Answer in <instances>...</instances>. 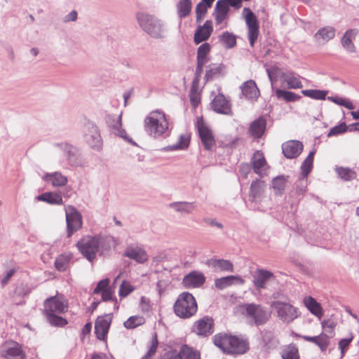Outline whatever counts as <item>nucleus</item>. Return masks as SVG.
I'll return each instance as SVG.
<instances>
[{
	"label": "nucleus",
	"mask_w": 359,
	"mask_h": 359,
	"mask_svg": "<svg viewBox=\"0 0 359 359\" xmlns=\"http://www.w3.org/2000/svg\"><path fill=\"white\" fill-rule=\"evenodd\" d=\"M67 226V236H72L74 232L82 226V217L81 214L73 207L69 206L65 210Z\"/></svg>",
	"instance_id": "nucleus-11"
},
{
	"label": "nucleus",
	"mask_w": 359,
	"mask_h": 359,
	"mask_svg": "<svg viewBox=\"0 0 359 359\" xmlns=\"http://www.w3.org/2000/svg\"><path fill=\"white\" fill-rule=\"evenodd\" d=\"M240 312L256 325L266 323L271 313L264 307L257 304H243L239 306Z\"/></svg>",
	"instance_id": "nucleus-4"
},
{
	"label": "nucleus",
	"mask_w": 359,
	"mask_h": 359,
	"mask_svg": "<svg viewBox=\"0 0 359 359\" xmlns=\"http://www.w3.org/2000/svg\"><path fill=\"white\" fill-rule=\"evenodd\" d=\"M72 256L70 253H65L59 255L55 261V268L60 271H65L72 259Z\"/></svg>",
	"instance_id": "nucleus-38"
},
{
	"label": "nucleus",
	"mask_w": 359,
	"mask_h": 359,
	"mask_svg": "<svg viewBox=\"0 0 359 359\" xmlns=\"http://www.w3.org/2000/svg\"><path fill=\"white\" fill-rule=\"evenodd\" d=\"M353 334L352 332L350 333L349 337L346 339H342L339 341V348L341 351V357H344L346 351H347V348L348 346L350 345L351 342L353 339Z\"/></svg>",
	"instance_id": "nucleus-56"
},
{
	"label": "nucleus",
	"mask_w": 359,
	"mask_h": 359,
	"mask_svg": "<svg viewBox=\"0 0 359 359\" xmlns=\"http://www.w3.org/2000/svg\"><path fill=\"white\" fill-rule=\"evenodd\" d=\"M124 255L140 263L144 262L148 259L146 252L138 248H128L124 253Z\"/></svg>",
	"instance_id": "nucleus-30"
},
{
	"label": "nucleus",
	"mask_w": 359,
	"mask_h": 359,
	"mask_svg": "<svg viewBox=\"0 0 359 359\" xmlns=\"http://www.w3.org/2000/svg\"><path fill=\"white\" fill-rule=\"evenodd\" d=\"M304 305L314 316L318 318H321L323 316V310L320 303H318L313 297L306 296L303 299Z\"/></svg>",
	"instance_id": "nucleus-24"
},
{
	"label": "nucleus",
	"mask_w": 359,
	"mask_h": 359,
	"mask_svg": "<svg viewBox=\"0 0 359 359\" xmlns=\"http://www.w3.org/2000/svg\"><path fill=\"white\" fill-rule=\"evenodd\" d=\"M229 7L224 2L218 1L216 4L215 23L219 25L222 24L227 18Z\"/></svg>",
	"instance_id": "nucleus-29"
},
{
	"label": "nucleus",
	"mask_w": 359,
	"mask_h": 359,
	"mask_svg": "<svg viewBox=\"0 0 359 359\" xmlns=\"http://www.w3.org/2000/svg\"><path fill=\"white\" fill-rule=\"evenodd\" d=\"M172 206L178 211H184L187 212H190L194 209V205L192 203H173L172 204Z\"/></svg>",
	"instance_id": "nucleus-60"
},
{
	"label": "nucleus",
	"mask_w": 359,
	"mask_h": 359,
	"mask_svg": "<svg viewBox=\"0 0 359 359\" xmlns=\"http://www.w3.org/2000/svg\"><path fill=\"white\" fill-rule=\"evenodd\" d=\"M146 130L152 135L160 136L168 128V123L163 112H151L145 118Z\"/></svg>",
	"instance_id": "nucleus-5"
},
{
	"label": "nucleus",
	"mask_w": 359,
	"mask_h": 359,
	"mask_svg": "<svg viewBox=\"0 0 359 359\" xmlns=\"http://www.w3.org/2000/svg\"><path fill=\"white\" fill-rule=\"evenodd\" d=\"M111 314L98 316L95 322V334L99 341L107 342V334L112 322Z\"/></svg>",
	"instance_id": "nucleus-10"
},
{
	"label": "nucleus",
	"mask_w": 359,
	"mask_h": 359,
	"mask_svg": "<svg viewBox=\"0 0 359 359\" xmlns=\"http://www.w3.org/2000/svg\"><path fill=\"white\" fill-rule=\"evenodd\" d=\"M241 91L247 99L255 101L260 95L259 88L253 80H248L241 86Z\"/></svg>",
	"instance_id": "nucleus-21"
},
{
	"label": "nucleus",
	"mask_w": 359,
	"mask_h": 359,
	"mask_svg": "<svg viewBox=\"0 0 359 359\" xmlns=\"http://www.w3.org/2000/svg\"><path fill=\"white\" fill-rule=\"evenodd\" d=\"M76 247L90 262L96 258L97 253L103 254L110 248L108 239L100 236H85L77 242Z\"/></svg>",
	"instance_id": "nucleus-1"
},
{
	"label": "nucleus",
	"mask_w": 359,
	"mask_h": 359,
	"mask_svg": "<svg viewBox=\"0 0 359 359\" xmlns=\"http://www.w3.org/2000/svg\"><path fill=\"white\" fill-rule=\"evenodd\" d=\"M196 126L204 147L208 150L210 149L215 142L211 130L205 125L203 117L197 118Z\"/></svg>",
	"instance_id": "nucleus-14"
},
{
	"label": "nucleus",
	"mask_w": 359,
	"mask_h": 359,
	"mask_svg": "<svg viewBox=\"0 0 359 359\" xmlns=\"http://www.w3.org/2000/svg\"><path fill=\"white\" fill-rule=\"evenodd\" d=\"M274 277L273 274L264 269H259L255 272L254 285L257 289L265 288L267 282Z\"/></svg>",
	"instance_id": "nucleus-25"
},
{
	"label": "nucleus",
	"mask_w": 359,
	"mask_h": 359,
	"mask_svg": "<svg viewBox=\"0 0 359 359\" xmlns=\"http://www.w3.org/2000/svg\"><path fill=\"white\" fill-rule=\"evenodd\" d=\"M213 32V27L211 20H206L203 25L197 27L194 36V41L196 44L207 41Z\"/></svg>",
	"instance_id": "nucleus-17"
},
{
	"label": "nucleus",
	"mask_w": 359,
	"mask_h": 359,
	"mask_svg": "<svg viewBox=\"0 0 359 359\" xmlns=\"http://www.w3.org/2000/svg\"><path fill=\"white\" fill-rule=\"evenodd\" d=\"M137 20L141 27L150 35L157 36L160 34L161 25L153 16L146 13H139Z\"/></svg>",
	"instance_id": "nucleus-12"
},
{
	"label": "nucleus",
	"mask_w": 359,
	"mask_h": 359,
	"mask_svg": "<svg viewBox=\"0 0 359 359\" xmlns=\"http://www.w3.org/2000/svg\"><path fill=\"white\" fill-rule=\"evenodd\" d=\"M145 323L146 320L144 316L135 315L129 317L123 323V326L128 330H133L144 325Z\"/></svg>",
	"instance_id": "nucleus-34"
},
{
	"label": "nucleus",
	"mask_w": 359,
	"mask_h": 359,
	"mask_svg": "<svg viewBox=\"0 0 359 359\" xmlns=\"http://www.w3.org/2000/svg\"><path fill=\"white\" fill-rule=\"evenodd\" d=\"M315 153V150L310 151L301 166L302 172L304 177H306L312 170Z\"/></svg>",
	"instance_id": "nucleus-43"
},
{
	"label": "nucleus",
	"mask_w": 359,
	"mask_h": 359,
	"mask_svg": "<svg viewBox=\"0 0 359 359\" xmlns=\"http://www.w3.org/2000/svg\"><path fill=\"white\" fill-rule=\"evenodd\" d=\"M1 355L5 359H27L22 345L14 341H7L1 346Z\"/></svg>",
	"instance_id": "nucleus-9"
},
{
	"label": "nucleus",
	"mask_w": 359,
	"mask_h": 359,
	"mask_svg": "<svg viewBox=\"0 0 359 359\" xmlns=\"http://www.w3.org/2000/svg\"><path fill=\"white\" fill-rule=\"evenodd\" d=\"M327 100L336 104L343 106L348 109H353L355 108L353 102L347 98L339 96H330L327 97Z\"/></svg>",
	"instance_id": "nucleus-47"
},
{
	"label": "nucleus",
	"mask_w": 359,
	"mask_h": 359,
	"mask_svg": "<svg viewBox=\"0 0 359 359\" xmlns=\"http://www.w3.org/2000/svg\"><path fill=\"white\" fill-rule=\"evenodd\" d=\"M43 307V313L61 314L67 311L68 302L62 295L57 294L46 299Z\"/></svg>",
	"instance_id": "nucleus-8"
},
{
	"label": "nucleus",
	"mask_w": 359,
	"mask_h": 359,
	"mask_svg": "<svg viewBox=\"0 0 359 359\" xmlns=\"http://www.w3.org/2000/svg\"><path fill=\"white\" fill-rule=\"evenodd\" d=\"M206 63H207L206 62L197 60V66H196V72H195L196 76H195L194 81L197 80L198 85L199 84V80H200L201 75L203 72V66Z\"/></svg>",
	"instance_id": "nucleus-62"
},
{
	"label": "nucleus",
	"mask_w": 359,
	"mask_h": 359,
	"mask_svg": "<svg viewBox=\"0 0 359 359\" xmlns=\"http://www.w3.org/2000/svg\"><path fill=\"white\" fill-rule=\"evenodd\" d=\"M191 135L189 133L182 134L179 137L177 142L172 145L173 149H187L190 143Z\"/></svg>",
	"instance_id": "nucleus-51"
},
{
	"label": "nucleus",
	"mask_w": 359,
	"mask_h": 359,
	"mask_svg": "<svg viewBox=\"0 0 359 359\" xmlns=\"http://www.w3.org/2000/svg\"><path fill=\"white\" fill-rule=\"evenodd\" d=\"M46 317L48 322L55 327H64L67 325L68 322L66 319L59 316L57 313H43Z\"/></svg>",
	"instance_id": "nucleus-42"
},
{
	"label": "nucleus",
	"mask_w": 359,
	"mask_h": 359,
	"mask_svg": "<svg viewBox=\"0 0 359 359\" xmlns=\"http://www.w3.org/2000/svg\"><path fill=\"white\" fill-rule=\"evenodd\" d=\"M37 200L52 205H62V198L60 194L54 192H46L37 196Z\"/></svg>",
	"instance_id": "nucleus-32"
},
{
	"label": "nucleus",
	"mask_w": 359,
	"mask_h": 359,
	"mask_svg": "<svg viewBox=\"0 0 359 359\" xmlns=\"http://www.w3.org/2000/svg\"><path fill=\"white\" fill-rule=\"evenodd\" d=\"M135 290V287L128 281L123 280L120 285L118 294L121 297H126Z\"/></svg>",
	"instance_id": "nucleus-54"
},
{
	"label": "nucleus",
	"mask_w": 359,
	"mask_h": 359,
	"mask_svg": "<svg viewBox=\"0 0 359 359\" xmlns=\"http://www.w3.org/2000/svg\"><path fill=\"white\" fill-rule=\"evenodd\" d=\"M335 172L338 177L344 181L354 180L357 176L355 170L346 167H336Z\"/></svg>",
	"instance_id": "nucleus-37"
},
{
	"label": "nucleus",
	"mask_w": 359,
	"mask_h": 359,
	"mask_svg": "<svg viewBox=\"0 0 359 359\" xmlns=\"http://www.w3.org/2000/svg\"><path fill=\"white\" fill-rule=\"evenodd\" d=\"M173 309L179 318L187 319L196 314L198 305L194 297L191 293L184 292L178 296Z\"/></svg>",
	"instance_id": "nucleus-3"
},
{
	"label": "nucleus",
	"mask_w": 359,
	"mask_h": 359,
	"mask_svg": "<svg viewBox=\"0 0 359 359\" xmlns=\"http://www.w3.org/2000/svg\"><path fill=\"white\" fill-rule=\"evenodd\" d=\"M346 130H347V126H346V123H341L339 125L332 128L330 130L327 136L331 137V136L339 135L342 133H344Z\"/></svg>",
	"instance_id": "nucleus-58"
},
{
	"label": "nucleus",
	"mask_w": 359,
	"mask_h": 359,
	"mask_svg": "<svg viewBox=\"0 0 359 359\" xmlns=\"http://www.w3.org/2000/svg\"><path fill=\"white\" fill-rule=\"evenodd\" d=\"M234 280L240 282L241 283H244V280L238 276H229L216 279L215 285L218 289L222 290L231 285Z\"/></svg>",
	"instance_id": "nucleus-36"
},
{
	"label": "nucleus",
	"mask_w": 359,
	"mask_h": 359,
	"mask_svg": "<svg viewBox=\"0 0 359 359\" xmlns=\"http://www.w3.org/2000/svg\"><path fill=\"white\" fill-rule=\"evenodd\" d=\"M85 138L87 143L91 147H100L102 144V137L97 126L93 123H88L85 133Z\"/></svg>",
	"instance_id": "nucleus-18"
},
{
	"label": "nucleus",
	"mask_w": 359,
	"mask_h": 359,
	"mask_svg": "<svg viewBox=\"0 0 359 359\" xmlns=\"http://www.w3.org/2000/svg\"><path fill=\"white\" fill-rule=\"evenodd\" d=\"M251 163L255 172L260 176L267 168L266 158L261 151H257L254 153Z\"/></svg>",
	"instance_id": "nucleus-20"
},
{
	"label": "nucleus",
	"mask_w": 359,
	"mask_h": 359,
	"mask_svg": "<svg viewBox=\"0 0 359 359\" xmlns=\"http://www.w3.org/2000/svg\"><path fill=\"white\" fill-rule=\"evenodd\" d=\"M210 49L211 47L208 43L201 44L197 50V60L208 62L209 61L208 55L210 52Z\"/></svg>",
	"instance_id": "nucleus-45"
},
{
	"label": "nucleus",
	"mask_w": 359,
	"mask_h": 359,
	"mask_svg": "<svg viewBox=\"0 0 359 359\" xmlns=\"http://www.w3.org/2000/svg\"><path fill=\"white\" fill-rule=\"evenodd\" d=\"M160 359H182L180 351L177 350H170L165 352Z\"/></svg>",
	"instance_id": "nucleus-61"
},
{
	"label": "nucleus",
	"mask_w": 359,
	"mask_h": 359,
	"mask_svg": "<svg viewBox=\"0 0 359 359\" xmlns=\"http://www.w3.org/2000/svg\"><path fill=\"white\" fill-rule=\"evenodd\" d=\"M177 13L180 18L187 17L191 10V2L190 0H181L177 6Z\"/></svg>",
	"instance_id": "nucleus-44"
},
{
	"label": "nucleus",
	"mask_w": 359,
	"mask_h": 359,
	"mask_svg": "<svg viewBox=\"0 0 359 359\" xmlns=\"http://www.w3.org/2000/svg\"><path fill=\"white\" fill-rule=\"evenodd\" d=\"M210 8V6H208L204 3L200 2L198 4L196 8V22L199 23L203 20L204 15L207 13L208 8Z\"/></svg>",
	"instance_id": "nucleus-55"
},
{
	"label": "nucleus",
	"mask_w": 359,
	"mask_h": 359,
	"mask_svg": "<svg viewBox=\"0 0 359 359\" xmlns=\"http://www.w3.org/2000/svg\"><path fill=\"white\" fill-rule=\"evenodd\" d=\"M140 309L144 313H149L152 310V304L150 299L144 296L140 298Z\"/></svg>",
	"instance_id": "nucleus-57"
},
{
	"label": "nucleus",
	"mask_w": 359,
	"mask_h": 359,
	"mask_svg": "<svg viewBox=\"0 0 359 359\" xmlns=\"http://www.w3.org/2000/svg\"><path fill=\"white\" fill-rule=\"evenodd\" d=\"M275 94L277 99L286 102H296L301 98V96L294 92L285 90L276 89Z\"/></svg>",
	"instance_id": "nucleus-35"
},
{
	"label": "nucleus",
	"mask_w": 359,
	"mask_h": 359,
	"mask_svg": "<svg viewBox=\"0 0 359 359\" xmlns=\"http://www.w3.org/2000/svg\"><path fill=\"white\" fill-rule=\"evenodd\" d=\"M281 78L283 82L287 84L288 88L299 89L303 87L299 78L295 76L293 74L283 73L281 75Z\"/></svg>",
	"instance_id": "nucleus-33"
},
{
	"label": "nucleus",
	"mask_w": 359,
	"mask_h": 359,
	"mask_svg": "<svg viewBox=\"0 0 359 359\" xmlns=\"http://www.w3.org/2000/svg\"><path fill=\"white\" fill-rule=\"evenodd\" d=\"M356 34L357 31L355 29H350L345 33L341 39L343 47L350 53H353L355 50L353 39H355Z\"/></svg>",
	"instance_id": "nucleus-31"
},
{
	"label": "nucleus",
	"mask_w": 359,
	"mask_h": 359,
	"mask_svg": "<svg viewBox=\"0 0 359 359\" xmlns=\"http://www.w3.org/2000/svg\"><path fill=\"white\" fill-rule=\"evenodd\" d=\"M220 41L228 48H233L236 43V36L227 32L220 36Z\"/></svg>",
	"instance_id": "nucleus-52"
},
{
	"label": "nucleus",
	"mask_w": 359,
	"mask_h": 359,
	"mask_svg": "<svg viewBox=\"0 0 359 359\" xmlns=\"http://www.w3.org/2000/svg\"><path fill=\"white\" fill-rule=\"evenodd\" d=\"M205 280L203 274L198 272H191L183 279V284L187 287H198L201 286Z\"/></svg>",
	"instance_id": "nucleus-22"
},
{
	"label": "nucleus",
	"mask_w": 359,
	"mask_h": 359,
	"mask_svg": "<svg viewBox=\"0 0 359 359\" xmlns=\"http://www.w3.org/2000/svg\"><path fill=\"white\" fill-rule=\"evenodd\" d=\"M45 182H50L54 187H62L67 183V177L60 172L46 173L43 176Z\"/></svg>",
	"instance_id": "nucleus-27"
},
{
	"label": "nucleus",
	"mask_w": 359,
	"mask_h": 359,
	"mask_svg": "<svg viewBox=\"0 0 359 359\" xmlns=\"http://www.w3.org/2000/svg\"><path fill=\"white\" fill-rule=\"evenodd\" d=\"M247 26L248 38L251 47H254L259 35V24L257 17L249 8H244L243 11Z\"/></svg>",
	"instance_id": "nucleus-6"
},
{
	"label": "nucleus",
	"mask_w": 359,
	"mask_h": 359,
	"mask_svg": "<svg viewBox=\"0 0 359 359\" xmlns=\"http://www.w3.org/2000/svg\"><path fill=\"white\" fill-rule=\"evenodd\" d=\"M206 264L215 271L232 272L233 271V264L226 259L212 258L208 259Z\"/></svg>",
	"instance_id": "nucleus-19"
},
{
	"label": "nucleus",
	"mask_w": 359,
	"mask_h": 359,
	"mask_svg": "<svg viewBox=\"0 0 359 359\" xmlns=\"http://www.w3.org/2000/svg\"><path fill=\"white\" fill-rule=\"evenodd\" d=\"M215 323L212 317L204 316L196 320L193 325V332L201 337H208L214 332Z\"/></svg>",
	"instance_id": "nucleus-13"
},
{
	"label": "nucleus",
	"mask_w": 359,
	"mask_h": 359,
	"mask_svg": "<svg viewBox=\"0 0 359 359\" xmlns=\"http://www.w3.org/2000/svg\"><path fill=\"white\" fill-rule=\"evenodd\" d=\"M94 294H100L103 301L111 299L113 290L109 286V280L108 278L100 280L93 291Z\"/></svg>",
	"instance_id": "nucleus-23"
},
{
	"label": "nucleus",
	"mask_w": 359,
	"mask_h": 359,
	"mask_svg": "<svg viewBox=\"0 0 359 359\" xmlns=\"http://www.w3.org/2000/svg\"><path fill=\"white\" fill-rule=\"evenodd\" d=\"M302 93L304 96L313 99L324 100H325L327 92L325 90H304L302 91Z\"/></svg>",
	"instance_id": "nucleus-49"
},
{
	"label": "nucleus",
	"mask_w": 359,
	"mask_h": 359,
	"mask_svg": "<svg viewBox=\"0 0 359 359\" xmlns=\"http://www.w3.org/2000/svg\"><path fill=\"white\" fill-rule=\"evenodd\" d=\"M323 333L327 334L330 337L332 338L335 335L334 329L337 323L331 320H325L322 322Z\"/></svg>",
	"instance_id": "nucleus-50"
},
{
	"label": "nucleus",
	"mask_w": 359,
	"mask_h": 359,
	"mask_svg": "<svg viewBox=\"0 0 359 359\" xmlns=\"http://www.w3.org/2000/svg\"><path fill=\"white\" fill-rule=\"evenodd\" d=\"M212 341L216 346L228 354L241 355L249 349V343L247 340L224 332L215 334Z\"/></svg>",
	"instance_id": "nucleus-2"
},
{
	"label": "nucleus",
	"mask_w": 359,
	"mask_h": 359,
	"mask_svg": "<svg viewBox=\"0 0 359 359\" xmlns=\"http://www.w3.org/2000/svg\"><path fill=\"white\" fill-rule=\"evenodd\" d=\"M211 107L217 113L225 115L232 114L231 103L222 94H218L214 97Z\"/></svg>",
	"instance_id": "nucleus-15"
},
{
	"label": "nucleus",
	"mask_w": 359,
	"mask_h": 359,
	"mask_svg": "<svg viewBox=\"0 0 359 359\" xmlns=\"http://www.w3.org/2000/svg\"><path fill=\"white\" fill-rule=\"evenodd\" d=\"M303 148L302 142L298 140H289L282 145L283 153L287 158H295L299 156Z\"/></svg>",
	"instance_id": "nucleus-16"
},
{
	"label": "nucleus",
	"mask_w": 359,
	"mask_h": 359,
	"mask_svg": "<svg viewBox=\"0 0 359 359\" xmlns=\"http://www.w3.org/2000/svg\"><path fill=\"white\" fill-rule=\"evenodd\" d=\"M198 81H193L190 90V102L194 108H196L201 102V94L198 91Z\"/></svg>",
	"instance_id": "nucleus-40"
},
{
	"label": "nucleus",
	"mask_w": 359,
	"mask_h": 359,
	"mask_svg": "<svg viewBox=\"0 0 359 359\" xmlns=\"http://www.w3.org/2000/svg\"><path fill=\"white\" fill-rule=\"evenodd\" d=\"M158 346V340L156 333H154L149 341L148 350L146 354L142 358V359H151L157 351Z\"/></svg>",
	"instance_id": "nucleus-41"
},
{
	"label": "nucleus",
	"mask_w": 359,
	"mask_h": 359,
	"mask_svg": "<svg viewBox=\"0 0 359 359\" xmlns=\"http://www.w3.org/2000/svg\"><path fill=\"white\" fill-rule=\"evenodd\" d=\"M273 188L278 190L283 189L284 187L283 180L281 178H276L273 182Z\"/></svg>",
	"instance_id": "nucleus-63"
},
{
	"label": "nucleus",
	"mask_w": 359,
	"mask_h": 359,
	"mask_svg": "<svg viewBox=\"0 0 359 359\" xmlns=\"http://www.w3.org/2000/svg\"><path fill=\"white\" fill-rule=\"evenodd\" d=\"M330 339L331 337L325 333H321L320 335H318L317 346L320 348L321 351L325 352L327 350L330 343Z\"/></svg>",
	"instance_id": "nucleus-53"
},
{
	"label": "nucleus",
	"mask_w": 359,
	"mask_h": 359,
	"mask_svg": "<svg viewBox=\"0 0 359 359\" xmlns=\"http://www.w3.org/2000/svg\"><path fill=\"white\" fill-rule=\"evenodd\" d=\"M92 329V323H87L83 327L81 334L83 336H86L87 334H89L90 333Z\"/></svg>",
	"instance_id": "nucleus-64"
},
{
	"label": "nucleus",
	"mask_w": 359,
	"mask_h": 359,
	"mask_svg": "<svg viewBox=\"0 0 359 359\" xmlns=\"http://www.w3.org/2000/svg\"><path fill=\"white\" fill-rule=\"evenodd\" d=\"M263 184L264 182L259 180H255L252 182L250 185V193L253 198L259 195Z\"/></svg>",
	"instance_id": "nucleus-59"
},
{
	"label": "nucleus",
	"mask_w": 359,
	"mask_h": 359,
	"mask_svg": "<svg viewBox=\"0 0 359 359\" xmlns=\"http://www.w3.org/2000/svg\"><path fill=\"white\" fill-rule=\"evenodd\" d=\"M266 129V121L263 118L255 120L249 128V133L255 139L262 137Z\"/></svg>",
	"instance_id": "nucleus-26"
},
{
	"label": "nucleus",
	"mask_w": 359,
	"mask_h": 359,
	"mask_svg": "<svg viewBox=\"0 0 359 359\" xmlns=\"http://www.w3.org/2000/svg\"><path fill=\"white\" fill-rule=\"evenodd\" d=\"M222 71V67L217 64H210L208 66L205 75V81L212 80L214 77L219 75Z\"/></svg>",
	"instance_id": "nucleus-48"
},
{
	"label": "nucleus",
	"mask_w": 359,
	"mask_h": 359,
	"mask_svg": "<svg viewBox=\"0 0 359 359\" xmlns=\"http://www.w3.org/2000/svg\"><path fill=\"white\" fill-rule=\"evenodd\" d=\"M283 359H299L298 348L294 344L286 346L282 354Z\"/></svg>",
	"instance_id": "nucleus-46"
},
{
	"label": "nucleus",
	"mask_w": 359,
	"mask_h": 359,
	"mask_svg": "<svg viewBox=\"0 0 359 359\" xmlns=\"http://www.w3.org/2000/svg\"><path fill=\"white\" fill-rule=\"evenodd\" d=\"M335 36V29L332 27H325L318 30L315 34L316 40H323V41H328L333 39Z\"/></svg>",
	"instance_id": "nucleus-39"
},
{
	"label": "nucleus",
	"mask_w": 359,
	"mask_h": 359,
	"mask_svg": "<svg viewBox=\"0 0 359 359\" xmlns=\"http://www.w3.org/2000/svg\"><path fill=\"white\" fill-rule=\"evenodd\" d=\"M271 307L283 323H290L299 316L298 309L289 303L276 301L271 304Z\"/></svg>",
	"instance_id": "nucleus-7"
},
{
	"label": "nucleus",
	"mask_w": 359,
	"mask_h": 359,
	"mask_svg": "<svg viewBox=\"0 0 359 359\" xmlns=\"http://www.w3.org/2000/svg\"><path fill=\"white\" fill-rule=\"evenodd\" d=\"M179 351L182 359H201V352L189 345H182Z\"/></svg>",
	"instance_id": "nucleus-28"
}]
</instances>
